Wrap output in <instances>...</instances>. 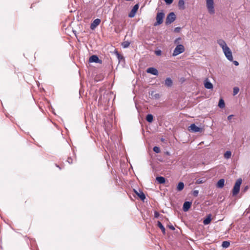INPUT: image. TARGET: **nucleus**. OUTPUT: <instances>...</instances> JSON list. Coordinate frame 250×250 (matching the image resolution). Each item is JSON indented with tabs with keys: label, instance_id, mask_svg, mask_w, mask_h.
<instances>
[{
	"label": "nucleus",
	"instance_id": "nucleus-30",
	"mask_svg": "<svg viewBox=\"0 0 250 250\" xmlns=\"http://www.w3.org/2000/svg\"><path fill=\"white\" fill-rule=\"evenodd\" d=\"M198 193H199V191L198 190H195L193 191L192 192V195L195 196V197H197L198 195Z\"/></svg>",
	"mask_w": 250,
	"mask_h": 250
},
{
	"label": "nucleus",
	"instance_id": "nucleus-27",
	"mask_svg": "<svg viewBox=\"0 0 250 250\" xmlns=\"http://www.w3.org/2000/svg\"><path fill=\"white\" fill-rule=\"evenodd\" d=\"M130 44V43L128 42H124L122 43V46L124 48L127 47Z\"/></svg>",
	"mask_w": 250,
	"mask_h": 250
},
{
	"label": "nucleus",
	"instance_id": "nucleus-21",
	"mask_svg": "<svg viewBox=\"0 0 250 250\" xmlns=\"http://www.w3.org/2000/svg\"><path fill=\"white\" fill-rule=\"evenodd\" d=\"M184 188V184L183 182H179L177 187V190L178 191H181Z\"/></svg>",
	"mask_w": 250,
	"mask_h": 250
},
{
	"label": "nucleus",
	"instance_id": "nucleus-34",
	"mask_svg": "<svg viewBox=\"0 0 250 250\" xmlns=\"http://www.w3.org/2000/svg\"><path fill=\"white\" fill-rule=\"evenodd\" d=\"M159 215H160V214H159V213L158 212L155 211L154 212V217L155 218H158L159 216Z\"/></svg>",
	"mask_w": 250,
	"mask_h": 250
},
{
	"label": "nucleus",
	"instance_id": "nucleus-18",
	"mask_svg": "<svg viewBox=\"0 0 250 250\" xmlns=\"http://www.w3.org/2000/svg\"><path fill=\"white\" fill-rule=\"evenodd\" d=\"M224 183H225L224 179H220L217 183V187L219 188H223L224 186Z\"/></svg>",
	"mask_w": 250,
	"mask_h": 250
},
{
	"label": "nucleus",
	"instance_id": "nucleus-14",
	"mask_svg": "<svg viewBox=\"0 0 250 250\" xmlns=\"http://www.w3.org/2000/svg\"><path fill=\"white\" fill-rule=\"evenodd\" d=\"M191 206V202H185L183 205V209L184 211H187Z\"/></svg>",
	"mask_w": 250,
	"mask_h": 250
},
{
	"label": "nucleus",
	"instance_id": "nucleus-29",
	"mask_svg": "<svg viewBox=\"0 0 250 250\" xmlns=\"http://www.w3.org/2000/svg\"><path fill=\"white\" fill-rule=\"evenodd\" d=\"M239 88L238 87H234L233 88V94H234V95H235L236 94H237L238 92H239Z\"/></svg>",
	"mask_w": 250,
	"mask_h": 250
},
{
	"label": "nucleus",
	"instance_id": "nucleus-16",
	"mask_svg": "<svg viewBox=\"0 0 250 250\" xmlns=\"http://www.w3.org/2000/svg\"><path fill=\"white\" fill-rule=\"evenodd\" d=\"M211 215L210 214L207 215V218L204 220L203 223L207 225L210 223L211 221Z\"/></svg>",
	"mask_w": 250,
	"mask_h": 250
},
{
	"label": "nucleus",
	"instance_id": "nucleus-39",
	"mask_svg": "<svg viewBox=\"0 0 250 250\" xmlns=\"http://www.w3.org/2000/svg\"><path fill=\"white\" fill-rule=\"evenodd\" d=\"M31 203V200H27L25 202V204H27V203Z\"/></svg>",
	"mask_w": 250,
	"mask_h": 250
},
{
	"label": "nucleus",
	"instance_id": "nucleus-40",
	"mask_svg": "<svg viewBox=\"0 0 250 250\" xmlns=\"http://www.w3.org/2000/svg\"><path fill=\"white\" fill-rule=\"evenodd\" d=\"M180 39H180V38H178V39H176V40L175 41V43H177V40H180Z\"/></svg>",
	"mask_w": 250,
	"mask_h": 250
},
{
	"label": "nucleus",
	"instance_id": "nucleus-41",
	"mask_svg": "<svg viewBox=\"0 0 250 250\" xmlns=\"http://www.w3.org/2000/svg\"><path fill=\"white\" fill-rule=\"evenodd\" d=\"M155 97L156 98L159 97V95L158 94H156Z\"/></svg>",
	"mask_w": 250,
	"mask_h": 250
},
{
	"label": "nucleus",
	"instance_id": "nucleus-10",
	"mask_svg": "<svg viewBox=\"0 0 250 250\" xmlns=\"http://www.w3.org/2000/svg\"><path fill=\"white\" fill-rule=\"evenodd\" d=\"M101 21L99 19H96L94 20L92 23L90 24V29L94 30L98 25H99Z\"/></svg>",
	"mask_w": 250,
	"mask_h": 250
},
{
	"label": "nucleus",
	"instance_id": "nucleus-22",
	"mask_svg": "<svg viewBox=\"0 0 250 250\" xmlns=\"http://www.w3.org/2000/svg\"><path fill=\"white\" fill-rule=\"evenodd\" d=\"M225 104L224 101L222 99H220L218 103V106L221 108L225 107Z\"/></svg>",
	"mask_w": 250,
	"mask_h": 250
},
{
	"label": "nucleus",
	"instance_id": "nucleus-4",
	"mask_svg": "<svg viewBox=\"0 0 250 250\" xmlns=\"http://www.w3.org/2000/svg\"><path fill=\"white\" fill-rule=\"evenodd\" d=\"M165 14L163 12H159L157 14L156 16V22L154 23V25H160L163 22V19L164 18Z\"/></svg>",
	"mask_w": 250,
	"mask_h": 250
},
{
	"label": "nucleus",
	"instance_id": "nucleus-5",
	"mask_svg": "<svg viewBox=\"0 0 250 250\" xmlns=\"http://www.w3.org/2000/svg\"><path fill=\"white\" fill-rule=\"evenodd\" d=\"M176 19V16L173 12L170 13L167 16L166 20V23L169 24L173 22Z\"/></svg>",
	"mask_w": 250,
	"mask_h": 250
},
{
	"label": "nucleus",
	"instance_id": "nucleus-2",
	"mask_svg": "<svg viewBox=\"0 0 250 250\" xmlns=\"http://www.w3.org/2000/svg\"><path fill=\"white\" fill-rule=\"evenodd\" d=\"M242 183V179H238L235 183L234 186L232 189L233 196L236 195L240 191V185Z\"/></svg>",
	"mask_w": 250,
	"mask_h": 250
},
{
	"label": "nucleus",
	"instance_id": "nucleus-32",
	"mask_svg": "<svg viewBox=\"0 0 250 250\" xmlns=\"http://www.w3.org/2000/svg\"><path fill=\"white\" fill-rule=\"evenodd\" d=\"M67 162L69 164H72V162H73V160H72V159L71 158H70V157H68V159H67Z\"/></svg>",
	"mask_w": 250,
	"mask_h": 250
},
{
	"label": "nucleus",
	"instance_id": "nucleus-12",
	"mask_svg": "<svg viewBox=\"0 0 250 250\" xmlns=\"http://www.w3.org/2000/svg\"><path fill=\"white\" fill-rule=\"evenodd\" d=\"M134 191L136 194L142 200L144 201L145 198L146 196L145 194L141 191L139 190V191H137V190L134 189Z\"/></svg>",
	"mask_w": 250,
	"mask_h": 250
},
{
	"label": "nucleus",
	"instance_id": "nucleus-9",
	"mask_svg": "<svg viewBox=\"0 0 250 250\" xmlns=\"http://www.w3.org/2000/svg\"><path fill=\"white\" fill-rule=\"evenodd\" d=\"M89 62H96V63H102V61L99 59V58L95 55H92L89 59Z\"/></svg>",
	"mask_w": 250,
	"mask_h": 250
},
{
	"label": "nucleus",
	"instance_id": "nucleus-6",
	"mask_svg": "<svg viewBox=\"0 0 250 250\" xmlns=\"http://www.w3.org/2000/svg\"><path fill=\"white\" fill-rule=\"evenodd\" d=\"M227 58L230 61L233 60L232 53L229 47L223 50Z\"/></svg>",
	"mask_w": 250,
	"mask_h": 250
},
{
	"label": "nucleus",
	"instance_id": "nucleus-23",
	"mask_svg": "<svg viewBox=\"0 0 250 250\" xmlns=\"http://www.w3.org/2000/svg\"><path fill=\"white\" fill-rule=\"evenodd\" d=\"M185 2L184 0H179L178 1V6L180 8H181L182 9H185Z\"/></svg>",
	"mask_w": 250,
	"mask_h": 250
},
{
	"label": "nucleus",
	"instance_id": "nucleus-19",
	"mask_svg": "<svg viewBox=\"0 0 250 250\" xmlns=\"http://www.w3.org/2000/svg\"><path fill=\"white\" fill-rule=\"evenodd\" d=\"M157 226L161 229L163 233L164 234H165V233H166L165 228L164 227V226L162 225V224L160 221H158Z\"/></svg>",
	"mask_w": 250,
	"mask_h": 250
},
{
	"label": "nucleus",
	"instance_id": "nucleus-3",
	"mask_svg": "<svg viewBox=\"0 0 250 250\" xmlns=\"http://www.w3.org/2000/svg\"><path fill=\"white\" fill-rule=\"evenodd\" d=\"M185 51V47L182 44L177 45L173 51V56H176Z\"/></svg>",
	"mask_w": 250,
	"mask_h": 250
},
{
	"label": "nucleus",
	"instance_id": "nucleus-26",
	"mask_svg": "<svg viewBox=\"0 0 250 250\" xmlns=\"http://www.w3.org/2000/svg\"><path fill=\"white\" fill-rule=\"evenodd\" d=\"M231 152L230 151H227L224 155L225 158L227 159H229L231 157Z\"/></svg>",
	"mask_w": 250,
	"mask_h": 250
},
{
	"label": "nucleus",
	"instance_id": "nucleus-35",
	"mask_svg": "<svg viewBox=\"0 0 250 250\" xmlns=\"http://www.w3.org/2000/svg\"><path fill=\"white\" fill-rule=\"evenodd\" d=\"M155 54L158 55V56H159V55H161V50H157V51H155Z\"/></svg>",
	"mask_w": 250,
	"mask_h": 250
},
{
	"label": "nucleus",
	"instance_id": "nucleus-37",
	"mask_svg": "<svg viewBox=\"0 0 250 250\" xmlns=\"http://www.w3.org/2000/svg\"><path fill=\"white\" fill-rule=\"evenodd\" d=\"M233 115H229V116L228 117V120L230 121V120L231 119V118H232V117H233Z\"/></svg>",
	"mask_w": 250,
	"mask_h": 250
},
{
	"label": "nucleus",
	"instance_id": "nucleus-8",
	"mask_svg": "<svg viewBox=\"0 0 250 250\" xmlns=\"http://www.w3.org/2000/svg\"><path fill=\"white\" fill-rule=\"evenodd\" d=\"M188 130L192 132H198L200 131L201 128L197 126L194 124H191L188 128Z\"/></svg>",
	"mask_w": 250,
	"mask_h": 250
},
{
	"label": "nucleus",
	"instance_id": "nucleus-33",
	"mask_svg": "<svg viewBox=\"0 0 250 250\" xmlns=\"http://www.w3.org/2000/svg\"><path fill=\"white\" fill-rule=\"evenodd\" d=\"M167 227L171 230H173L175 229V228L174 226L172 225H169L167 226Z\"/></svg>",
	"mask_w": 250,
	"mask_h": 250
},
{
	"label": "nucleus",
	"instance_id": "nucleus-38",
	"mask_svg": "<svg viewBox=\"0 0 250 250\" xmlns=\"http://www.w3.org/2000/svg\"><path fill=\"white\" fill-rule=\"evenodd\" d=\"M233 63H234V64L235 65H238V64H239L238 62H237V61H234V62H233Z\"/></svg>",
	"mask_w": 250,
	"mask_h": 250
},
{
	"label": "nucleus",
	"instance_id": "nucleus-11",
	"mask_svg": "<svg viewBox=\"0 0 250 250\" xmlns=\"http://www.w3.org/2000/svg\"><path fill=\"white\" fill-rule=\"evenodd\" d=\"M146 72L148 73H150L151 74H153L154 75H158V71L157 70V69L154 68V67H149L147 69Z\"/></svg>",
	"mask_w": 250,
	"mask_h": 250
},
{
	"label": "nucleus",
	"instance_id": "nucleus-36",
	"mask_svg": "<svg viewBox=\"0 0 250 250\" xmlns=\"http://www.w3.org/2000/svg\"><path fill=\"white\" fill-rule=\"evenodd\" d=\"M203 183V182L202 181V180H200V179L197 180L196 182V183L198 184H200Z\"/></svg>",
	"mask_w": 250,
	"mask_h": 250
},
{
	"label": "nucleus",
	"instance_id": "nucleus-1",
	"mask_svg": "<svg viewBox=\"0 0 250 250\" xmlns=\"http://www.w3.org/2000/svg\"><path fill=\"white\" fill-rule=\"evenodd\" d=\"M206 6L208 13L211 14L215 13L214 3L213 0H206Z\"/></svg>",
	"mask_w": 250,
	"mask_h": 250
},
{
	"label": "nucleus",
	"instance_id": "nucleus-28",
	"mask_svg": "<svg viewBox=\"0 0 250 250\" xmlns=\"http://www.w3.org/2000/svg\"><path fill=\"white\" fill-rule=\"evenodd\" d=\"M153 151L156 153H160V149L158 146H154L153 148Z\"/></svg>",
	"mask_w": 250,
	"mask_h": 250
},
{
	"label": "nucleus",
	"instance_id": "nucleus-24",
	"mask_svg": "<svg viewBox=\"0 0 250 250\" xmlns=\"http://www.w3.org/2000/svg\"><path fill=\"white\" fill-rule=\"evenodd\" d=\"M146 120L149 122L151 123L153 120V117L152 114H148L146 117Z\"/></svg>",
	"mask_w": 250,
	"mask_h": 250
},
{
	"label": "nucleus",
	"instance_id": "nucleus-31",
	"mask_svg": "<svg viewBox=\"0 0 250 250\" xmlns=\"http://www.w3.org/2000/svg\"><path fill=\"white\" fill-rule=\"evenodd\" d=\"M166 3L167 4H170L172 3L173 0H165Z\"/></svg>",
	"mask_w": 250,
	"mask_h": 250
},
{
	"label": "nucleus",
	"instance_id": "nucleus-7",
	"mask_svg": "<svg viewBox=\"0 0 250 250\" xmlns=\"http://www.w3.org/2000/svg\"><path fill=\"white\" fill-rule=\"evenodd\" d=\"M139 6V4H136L133 6L132 10L128 14V17L129 18H133L135 16L136 13L138 10Z\"/></svg>",
	"mask_w": 250,
	"mask_h": 250
},
{
	"label": "nucleus",
	"instance_id": "nucleus-25",
	"mask_svg": "<svg viewBox=\"0 0 250 250\" xmlns=\"http://www.w3.org/2000/svg\"><path fill=\"white\" fill-rule=\"evenodd\" d=\"M230 246L229 241H225L222 242V247L224 248H227Z\"/></svg>",
	"mask_w": 250,
	"mask_h": 250
},
{
	"label": "nucleus",
	"instance_id": "nucleus-15",
	"mask_svg": "<svg viewBox=\"0 0 250 250\" xmlns=\"http://www.w3.org/2000/svg\"><path fill=\"white\" fill-rule=\"evenodd\" d=\"M204 86H205V88H206L207 89H212L213 88L212 84L208 81V79H206V80L205 81Z\"/></svg>",
	"mask_w": 250,
	"mask_h": 250
},
{
	"label": "nucleus",
	"instance_id": "nucleus-13",
	"mask_svg": "<svg viewBox=\"0 0 250 250\" xmlns=\"http://www.w3.org/2000/svg\"><path fill=\"white\" fill-rule=\"evenodd\" d=\"M217 43L222 47L223 50L228 47L226 43L223 40H222V39L218 40L217 41Z\"/></svg>",
	"mask_w": 250,
	"mask_h": 250
},
{
	"label": "nucleus",
	"instance_id": "nucleus-20",
	"mask_svg": "<svg viewBox=\"0 0 250 250\" xmlns=\"http://www.w3.org/2000/svg\"><path fill=\"white\" fill-rule=\"evenodd\" d=\"M156 180L160 184H164L165 183V178L162 176H158L156 177Z\"/></svg>",
	"mask_w": 250,
	"mask_h": 250
},
{
	"label": "nucleus",
	"instance_id": "nucleus-17",
	"mask_svg": "<svg viewBox=\"0 0 250 250\" xmlns=\"http://www.w3.org/2000/svg\"><path fill=\"white\" fill-rule=\"evenodd\" d=\"M172 83V81L170 78H167L165 81V84L167 87L171 86Z\"/></svg>",
	"mask_w": 250,
	"mask_h": 250
},
{
	"label": "nucleus",
	"instance_id": "nucleus-42",
	"mask_svg": "<svg viewBox=\"0 0 250 250\" xmlns=\"http://www.w3.org/2000/svg\"><path fill=\"white\" fill-rule=\"evenodd\" d=\"M167 155H169V153L168 152H167Z\"/></svg>",
	"mask_w": 250,
	"mask_h": 250
}]
</instances>
